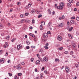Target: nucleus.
<instances>
[{
  "label": "nucleus",
  "mask_w": 79,
  "mask_h": 79,
  "mask_svg": "<svg viewBox=\"0 0 79 79\" xmlns=\"http://www.w3.org/2000/svg\"><path fill=\"white\" fill-rule=\"evenodd\" d=\"M64 6V3L63 2H60L59 4V6H57V9L63 10V8Z\"/></svg>",
  "instance_id": "f257e3e1"
},
{
  "label": "nucleus",
  "mask_w": 79,
  "mask_h": 79,
  "mask_svg": "<svg viewBox=\"0 0 79 79\" xmlns=\"http://www.w3.org/2000/svg\"><path fill=\"white\" fill-rule=\"evenodd\" d=\"M43 61H44V62H45V63H47V62L48 61V57L46 56L44 57L43 58Z\"/></svg>",
  "instance_id": "f03ea898"
},
{
  "label": "nucleus",
  "mask_w": 79,
  "mask_h": 79,
  "mask_svg": "<svg viewBox=\"0 0 79 79\" xmlns=\"http://www.w3.org/2000/svg\"><path fill=\"white\" fill-rule=\"evenodd\" d=\"M65 70L66 73H68L69 72V68L68 67L65 66Z\"/></svg>",
  "instance_id": "7ed1b4c3"
},
{
  "label": "nucleus",
  "mask_w": 79,
  "mask_h": 79,
  "mask_svg": "<svg viewBox=\"0 0 79 79\" xmlns=\"http://www.w3.org/2000/svg\"><path fill=\"white\" fill-rule=\"evenodd\" d=\"M64 26V24L63 23H62L59 24L58 25V26L59 27H63Z\"/></svg>",
  "instance_id": "20e7f679"
},
{
  "label": "nucleus",
  "mask_w": 79,
  "mask_h": 79,
  "mask_svg": "<svg viewBox=\"0 0 79 79\" xmlns=\"http://www.w3.org/2000/svg\"><path fill=\"white\" fill-rule=\"evenodd\" d=\"M72 45L73 48H75L76 47V44H75L73 41H72Z\"/></svg>",
  "instance_id": "39448f33"
},
{
  "label": "nucleus",
  "mask_w": 79,
  "mask_h": 79,
  "mask_svg": "<svg viewBox=\"0 0 79 79\" xmlns=\"http://www.w3.org/2000/svg\"><path fill=\"white\" fill-rule=\"evenodd\" d=\"M57 39L59 41H61L62 40V37L60 35L57 36Z\"/></svg>",
  "instance_id": "423d86ee"
},
{
  "label": "nucleus",
  "mask_w": 79,
  "mask_h": 79,
  "mask_svg": "<svg viewBox=\"0 0 79 79\" xmlns=\"http://www.w3.org/2000/svg\"><path fill=\"white\" fill-rule=\"evenodd\" d=\"M22 68L21 67V66L20 64H18L17 66V69H21Z\"/></svg>",
  "instance_id": "0eeeda50"
},
{
  "label": "nucleus",
  "mask_w": 79,
  "mask_h": 79,
  "mask_svg": "<svg viewBox=\"0 0 79 79\" xmlns=\"http://www.w3.org/2000/svg\"><path fill=\"white\" fill-rule=\"evenodd\" d=\"M31 5H32V3L31 2H30L28 5V6H26V8L27 9H28L29 8H30V7H31Z\"/></svg>",
  "instance_id": "6e6552de"
},
{
  "label": "nucleus",
  "mask_w": 79,
  "mask_h": 79,
  "mask_svg": "<svg viewBox=\"0 0 79 79\" xmlns=\"http://www.w3.org/2000/svg\"><path fill=\"white\" fill-rule=\"evenodd\" d=\"M18 50H19L22 48V45L21 44H19L17 46Z\"/></svg>",
  "instance_id": "1a4fd4ad"
},
{
  "label": "nucleus",
  "mask_w": 79,
  "mask_h": 79,
  "mask_svg": "<svg viewBox=\"0 0 79 79\" xmlns=\"http://www.w3.org/2000/svg\"><path fill=\"white\" fill-rule=\"evenodd\" d=\"M43 37H44V38H45L46 37H47L48 36V34L46 33H44L43 35Z\"/></svg>",
  "instance_id": "9d476101"
},
{
  "label": "nucleus",
  "mask_w": 79,
  "mask_h": 79,
  "mask_svg": "<svg viewBox=\"0 0 79 79\" xmlns=\"http://www.w3.org/2000/svg\"><path fill=\"white\" fill-rule=\"evenodd\" d=\"M52 22L49 23L48 25V27H52Z\"/></svg>",
  "instance_id": "9b49d317"
},
{
  "label": "nucleus",
  "mask_w": 79,
  "mask_h": 79,
  "mask_svg": "<svg viewBox=\"0 0 79 79\" xmlns=\"http://www.w3.org/2000/svg\"><path fill=\"white\" fill-rule=\"evenodd\" d=\"M8 44L7 42L5 43L4 47V48H6V47H8Z\"/></svg>",
  "instance_id": "f8f14e48"
},
{
  "label": "nucleus",
  "mask_w": 79,
  "mask_h": 79,
  "mask_svg": "<svg viewBox=\"0 0 79 79\" xmlns=\"http://www.w3.org/2000/svg\"><path fill=\"white\" fill-rule=\"evenodd\" d=\"M68 36L70 37V39H73V35H71L70 34H69L68 35Z\"/></svg>",
  "instance_id": "ddd939ff"
},
{
  "label": "nucleus",
  "mask_w": 79,
  "mask_h": 79,
  "mask_svg": "<svg viewBox=\"0 0 79 79\" xmlns=\"http://www.w3.org/2000/svg\"><path fill=\"white\" fill-rule=\"evenodd\" d=\"M5 60L4 59H2L0 60L1 63H4V61Z\"/></svg>",
  "instance_id": "4468645a"
},
{
  "label": "nucleus",
  "mask_w": 79,
  "mask_h": 79,
  "mask_svg": "<svg viewBox=\"0 0 79 79\" xmlns=\"http://www.w3.org/2000/svg\"><path fill=\"white\" fill-rule=\"evenodd\" d=\"M48 13L49 15H51V14H52V11H50V10L49 9L48 10Z\"/></svg>",
  "instance_id": "2eb2a0df"
},
{
  "label": "nucleus",
  "mask_w": 79,
  "mask_h": 79,
  "mask_svg": "<svg viewBox=\"0 0 79 79\" xmlns=\"http://www.w3.org/2000/svg\"><path fill=\"white\" fill-rule=\"evenodd\" d=\"M39 52H41V53L44 52V49H40L39 50Z\"/></svg>",
  "instance_id": "dca6fc26"
},
{
  "label": "nucleus",
  "mask_w": 79,
  "mask_h": 79,
  "mask_svg": "<svg viewBox=\"0 0 79 79\" xmlns=\"http://www.w3.org/2000/svg\"><path fill=\"white\" fill-rule=\"evenodd\" d=\"M70 23H71V24H74V23L75 22L74 21V20H71L70 22Z\"/></svg>",
  "instance_id": "f3484780"
},
{
  "label": "nucleus",
  "mask_w": 79,
  "mask_h": 79,
  "mask_svg": "<svg viewBox=\"0 0 79 79\" xmlns=\"http://www.w3.org/2000/svg\"><path fill=\"white\" fill-rule=\"evenodd\" d=\"M35 13V10H32L31 12V13L32 14H34V13Z\"/></svg>",
  "instance_id": "a211bd4d"
},
{
  "label": "nucleus",
  "mask_w": 79,
  "mask_h": 79,
  "mask_svg": "<svg viewBox=\"0 0 79 79\" xmlns=\"http://www.w3.org/2000/svg\"><path fill=\"white\" fill-rule=\"evenodd\" d=\"M41 26H44V25H45V23L44 22H42L41 23Z\"/></svg>",
  "instance_id": "6ab92c4d"
},
{
  "label": "nucleus",
  "mask_w": 79,
  "mask_h": 79,
  "mask_svg": "<svg viewBox=\"0 0 79 79\" xmlns=\"http://www.w3.org/2000/svg\"><path fill=\"white\" fill-rule=\"evenodd\" d=\"M18 76L17 75H15L14 76V79H18Z\"/></svg>",
  "instance_id": "aec40b11"
},
{
  "label": "nucleus",
  "mask_w": 79,
  "mask_h": 79,
  "mask_svg": "<svg viewBox=\"0 0 79 79\" xmlns=\"http://www.w3.org/2000/svg\"><path fill=\"white\" fill-rule=\"evenodd\" d=\"M73 27H72L71 28H70L69 30V32H71V31H72V30H73Z\"/></svg>",
  "instance_id": "412c9836"
},
{
  "label": "nucleus",
  "mask_w": 79,
  "mask_h": 79,
  "mask_svg": "<svg viewBox=\"0 0 79 79\" xmlns=\"http://www.w3.org/2000/svg\"><path fill=\"white\" fill-rule=\"evenodd\" d=\"M29 35H30V36H31L32 37H35L34 35L30 33Z\"/></svg>",
  "instance_id": "4be33fe9"
},
{
  "label": "nucleus",
  "mask_w": 79,
  "mask_h": 79,
  "mask_svg": "<svg viewBox=\"0 0 79 79\" xmlns=\"http://www.w3.org/2000/svg\"><path fill=\"white\" fill-rule=\"evenodd\" d=\"M67 5L69 7H71V3H68Z\"/></svg>",
  "instance_id": "5701e85b"
},
{
  "label": "nucleus",
  "mask_w": 79,
  "mask_h": 79,
  "mask_svg": "<svg viewBox=\"0 0 79 79\" xmlns=\"http://www.w3.org/2000/svg\"><path fill=\"white\" fill-rule=\"evenodd\" d=\"M68 1L70 3L73 2V0H68Z\"/></svg>",
  "instance_id": "b1692460"
},
{
  "label": "nucleus",
  "mask_w": 79,
  "mask_h": 79,
  "mask_svg": "<svg viewBox=\"0 0 79 79\" xmlns=\"http://www.w3.org/2000/svg\"><path fill=\"white\" fill-rule=\"evenodd\" d=\"M40 62L39 60H37L36 62V64H40Z\"/></svg>",
  "instance_id": "393cba45"
},
{
  "label": "nucleus",
  "mask_w": 79,
  "mask_h": 79,
  "mask_svg": "<svg viewBox=\"0 0 79 79\" xmlns=\"http://www.w3.org/2000/svg\"><path fill=\"white\" fill-rule=\"evenodd\" d=\"M64 54L65 55H68V54H69V52L68 51H65L64 52Z\"/></svg>",
  "instance_id": "a878e982"
},
{
  "label": "nucleus",
  "mask_w": 79,
  "mask_h": 79,
  "mask_svg": "<svg viewBox=\"0 0 79 79\" xmlns=\"http://www.w3.org/2000/svg\"><path fill=\"white\" fill-rule=\"evenodd\" d=\"M26 43L27 45H29V44H30V42L29 41H27Z\"/></svg>",
  "instance_id": "bb28decb"
},
{
  "label": "nucleus",
  "mask_w": 79,
  "mask_h": 79,
  "mask_svg": "<svg viewBox=\"0 0 79 79\" xmlns=\"http://www.w3.org/2000/svg\"><path fill=\"white\" fill-rule=\"evenodd\" d=\"M40 30H41L42 31V30H43L44 28L42 27V25H40Z\"/></svg>",
  "instance_id": "cd10ccee"
},
{
  "label": "nucleus",
  "mask_w": 79,
  "mask_h": 79,
  "mask_svg": "<svg viewBox=\"0 0 79 79\" xmlns=\"http://www.w3.org/2000/svg\"><path fill=\"white\" fill-rule=\"evenodd\" d=\"M24 22V19H22L20 21L21 23H23Z\"/></svg>",
  "instance_id": "c85d7f7f"
},
{
  "label": "nucleus",
  "mask_w": 79,
  "mask_h": 79,
  "mask_svg": "<svg viewBox=\"0 0 79 79\" xmlns=\"http://www.w3.org/2000/svg\"><path fill=\"white\" fill-rule=\"evenodd\" d=\"M44 48L46 50H48V46H44Z\"/></svg>",
  "instance_id": "c756f323"
},
{
  "label": "nucleus",
  "mask_w": 79,
  "mask_h": 79,
  "mask_svg": "<svg viewBox=\"0 0 79 79\" xmlns=\"http://www.w3.org/2000/svg\"><path fill=\"white\" fill-rule=\"evenodd\" d=\"M21 4L20 2H18L17 3V5H21Z\"/></svg>",
  "instance_id": "7c9ffc66"
},
{
  "label": "nucleus",
  "mask_w": 79,
  "mask_h": 79,
  "mask_svg": "<svg viewBox=\"0 0 79 79\" xmlns=\"http://www.w3.org/2000/svg\"><path fill=\"white\" fill-rule=\"evenodd\" d=\"M31 48H35V46H31Z\"/></svg>",
  "instance_id": "2f4dec72"
},
{
  "label": "nucleus",
  "mask_w": 79,
  "mask_h": 79,
  "mask_svg": "<svg viewBox=\"0 0 79 79\" xmlns=\"http://www.w3.org/2000/svg\"><path fill=\"white\" fill-rule=\"evenodd\" d=\"M25 22H26V23H30V20H25Z\"/></svg>",
  "instance_id": "473e14b6"
},
{
  "label": "nucleus",
  "mask_w": 79,
  "mask_h": 79,
  "mask_svg": "<svg viewBox=\"0 0 79 79\" xmlns=\"http://www.w3.org/2000/svg\"><path fill=\"white\" fill-rule=\"evenodd\" d=\"M63 47H61L59 48L58 49L59 50H63Z\"/></svg>",
  "instance_id": "72a5a7b5"
},
{
  "label": "nucleus",
  "mask_w": 79,
  "mask_h": 79,
  "mask_svg": "<svg viewBox=\"0 0 79 79\" xmlns=\"http://www.w3.org/2000/svg\"><path fill=\"white\" fill-rule=\"evenodd\" d=\"M71 19H75V17L74 16H73L71 17L70 18Z\"/></svg>",
  "instance_id": "f704fd0d"
},
{
  "label": "nucleus",
  "mask_w": 79,
  "mask_h": 79,
  "mask_svg": "<svg viewBox=\"0 0 79 79\" xmlns=\"http://www.w3.org/2000/svg\"><path fill=\"white\" fill-rule=\"evenodd\" d=\"M15 40H16V38H13V39H12L11 41L12 42H14V41H15Z\"/></svg>",
  "instance_id": "c9c22d12"
},
{
  "label": "nucleus",
  "mask_w": 79,
  "mask_h": 79,
  "mask_svg": "<svg viewBox=\"0 0 79 79\" xmlns=\"http://www.w3.org/2000/svg\"><path fill=\"white\" fill-rule=\"evenodd\" d=\"M18 75L19 76H21V75H22V73H18Z\"/></svg>",
  "instance_id": "e433bc0d"
},
{
  "label": "nucleus",
  "mask_w": 79,
  "mask_h": 79,
  "mask_svg": "<svg viewBox=\"0 0 79 79\" xmlns=\"http://www.w3.org/2000/svg\"><path fill=\"white\" fill-rule=\"evenodd\" d=\"M8 74H9V76H10V77L12 76V74L10 73H9Z\"/></svg>",
  "instance_id": "4c0bfd02"
},
{
  "label": "nucleus",
  "mask_w": 79,
  "mask_h": 79,
  "mask_svg": "<svg viewBox=\"0 0 79 79\" xmlns=\"http://www.w3.org/2000/svg\"><path fill=\"white\" fill-rule=\"evenodd\" d=\"M42 15H39L38 16V18H40V17H42Z\"/></svg>",
  "instance_id": "58836bf2"
},
{
  "label": "nucleus",
  "mask_w": 79,
  "mask_h": 79,
  "mask_svg": "<svg viewBox=\"0 0 79 79\" xmlns=\"http://www.w3.org/2000/svg\"><path fill=\"white\" fill-rule=\"evenodd\" d=\"M35 23V20L34 19H32V23L33 24V23Z\"/></svg>",
  "instance_id": "ea45409f"
},
{
  "label": "nucleus",
  "mask_w": 79,
  "mask_h": 79,
  "mask_svg": "<svg viewBox=\"0 0 79 79\" xmlns=\"http://www.w3.org/2000/svg\"><path fill=\"white\" fill-rule=\"evenodd\" d=\"M55 61H56V62L57 61H59V59H55Z\"/></svg>",
  "instance_id": "a19ab883"
},
{
  "label": "nucleus",
  "mask_w": 79,
  "mask_h": 79,
  "mask_svg": "<svg viewBox=\"0 0 79 79\" xmlns=\"http://www.w3.org/2000/svg\"><path fill=\"white\" fill-rule=\"evenodd\" d=\"M76 6H79V2H78L76 3Z\"/></svg>",
  "instance_id": "79ce46f5"
},
{
  "label": "nucleus",
  "mask_w": 79,
  "mask_h": 79,
  "mask_svg": "<svg viewBox=\"0 0 79 79\" xmlns=\"http://www.w3.org/2000/svg\"><path fill=\"white\" fill-rule=\"evenodd\" d=\"M10 36L8 35L6 37V39H8H8H9V38H10Z\"/></svg>",
  "instance_id": "37998d69"
},
{
  "label": "nucleus",
  "mask_w": 79,
  "mask_h": 79,
  "mask_svg": "<svg viewBox=\"0 0 79 79\" xmlns=\"http://www.w3.org/2000/svg\"><path fill=\"white\" fill-rule=\"evenodd\" d=\"M76 20L77 21H79V17H77L76 18Z\"/></svg>",
  "instance_id": "c03bdc74"
},
{
  "label": "nucleus",
  "mask_w": 79,
  "mask_h": 79,
  "mask_svg": "<svg viewBox=\"0 0 79 79\" xmlns=\"http://www.w3.org/2000/svg\"><path fill=\"white\" fill-rule=\"evenodd\" d=\"M48 43H46L45 44V46H46L47 47H48Z\"/></svg>",
  "instance_id": "a18cd8bd"
},
{
  "label": "nucleus",
  "mask_w": 79,
  "mask_h": 79,
  "mask_svg": "<svg viewBox=\"0 0 79 79\" xmlns=\"http://www.w3.org/2000/svg\"><path fill=\"white\" fill-rule=\"evenodd\" d=\"M44 69H45V67H43L41 69V71H44Z\"/></svg>",
  "instance_id": "49530a36"
},
{
  "label": "nucleus",
  "mask_w": 79,
  "mask_h": 79,
  "mask_svg": "<svg viewBox=\"0 0 79 79\" xmlns=\"http://www.w3.org/2000/svg\"><path fill=\"white\" fill-rule=\"evenodd\" d=\"M73 53H74L73 51H71L70 52V55H73Z\"/></svg>",
  "instance_id": "de8ad7c7"
},
{
  "label": "nucleus",
  "mask_w": 79,
  "mask_h": 79,
  "mask_svg": "<svg viewBox=\"0 0 79 79\" xmlns=\"http://www.w3.org/2000/svg\"><path fill=\"white\" fill-rule=\"evenodd\" d=\"M25 16H28V15H29V13H25Z\"/></svg>",
  "instance_id": "09e8293b"
},
{
  "label": "nucleus",
  "mask_w": 79,
  "mask_h": 79,
  "mask_svg": "<svg viewBox=\"0 0 79 79\" xmlns=\"http://www.w3.org/2000/svg\"><path fill=\"white\" fill-rule=\"evenodd\" d=\"M30 47H29V46H26V48L27 49H29V48H30Z\"/></svg>",
  "instance_id": "8fccbe9b"
},
{
  "label": "nucleus",
  "mask_w": 79,
  "mask_h": 79,
  "mask_svg": "<svg viewBox=\"0 0 79 79\" xmlns=\"http://www.w3.org/2000/svg\"><path fill=\"white\" fill-rule=\"evenodd\" d=\"M40 77H43V74L41 73L40 75Z\"/></svg>",
  "instance_id": "3c124183"
},
{
  "label": "nucleus",
  "mask_w": 79,
  "mask_h": 79,
  "mask_svg": "<svg viewBox=\"0 0 79 79\" xmlns=\"http://www.w3.org/2000/svg\"><path fill=\"white\" fill-rule=\"evenodd\" d=\"M47 33L48 34H50L51 32L50 31H48L47 32Z\"/></svg>",
  "instance_id": "603ef678"
},
{
  "label": "nucleus",
  "mask_w": 79,
  "mask_h": 79,
  "mask_svg": "<svg viewBox=\"0 0 79 79\" xmlns=\"http://www.w3.org/2000/svg\"><path fill=\"white\" fill-rule=\"evenodd\" d=\"M36 55H37V56L38 58H40V55H39V54H37Z\"/></svg>",
  "instance_id": "864d4df0"
},
{
  "label": "nucleus",
  "mask_w": 79,
  "mask_h": 79,
  "mask_svg": "<svg viewBox=\"0 0 79 79\" xmlns=\"http://www.w3.org/2000/svg\"><path fill=\"white\" fill-rule=\"evenodd\" d=\"M40 11H37V13L38 14H40Z\"/></svg>",
  "instance_id": "5fc2aeb1"
},
{
  "label": "nucleus",
  "mask_w": 79,
  "mask_h": 79,
  "mask_svg": "<svg viewBox=\"0 0 79 79\" xmlns=\"http://www.w3.org/2000/svg\"><path fill=\"white\" fill-rule=\"evenodd\" d=\"M2 50H0V55H2Z\"/></svg>",
  "instance_id": "6e6d98bb"
},
{
  "label": "nucleus",
  "mask_w": 79,
  "mask_h": 79,
  "mask_svg": "<svg viewBox=\"0 0 79 79\" xmlns=\"http://www.w3.org/2000/svg\"><path fill=\"white\" fill-rule=\"evenodd\" d=\"M24 15L21 14V15H20V17H21V18H23V16H24Z\"/></svg>",
  "instance_id": "4d7b16f0"
},
{
  "label": "nucleus",
  "mask_w": 79,
  "mask_h": 79,
  "mask_svg": "<svg viewBox=\"0 0 79 79\" xmlns=\"http://www.w3.org/2000/svg\"><path fill=\"white\" fill-rule=\"evenodd\" d=\"M31 62H33V61H34V58H31Z\"/></svg>",
  "instance_id": "13d9d810"
},
{
  "label": "nucleus",
  "mask_w": 79,
  "mask_h": 79,
  "mask_svg": "<svg viewBox=\"0 0 79 79\" xmlns=\"http://www.w3.org/2000/svg\"><path fill=\"white\" fill-rule=\"evenodd\" d=\"M75 66L76 68H77L79 66V65L77 64H75Z\"/></svg>",
  "instance_id": "bf43d9fd"
},
{
  "label": "nucleus",
  "mask_w": 79,
  "mask_h": 79,
  "mask_svg": "<svg viewBox=\"0 0 79 79\" xmlns=\"http://www.w3.org/2000/svg\"><path fill=\"white\" fill-rule=\"evenodd\" d=\"M5 56H8V52H6V53L5 54Z\"/></svg>",
  "instance_id": "052dcab7"
},
{
  "label": "nucleus",
  "mask_w": 79,
  "mask_h": 79,
  "mask_svg": "<svg viewBox=\"0 0 79 79\" xmlns=\"http://www.w3.org/2000/svg\"><path fill=\"white\" fill-rule=\"evenodd\" d=\"M72 56L73 57V58H76V57L75 56L72 55Z\"/></svg>",
  "instance_id": "680f3d73"
},
{
  "label": "nucleus",
  "mask_w": 79,
  "mask_h": 79,
  "mask_svg": "<svg viewBox=\"0 0 79 79\" xmlns=\"http://www.w3.org/2000/svg\"><path fill=\"white\" fill-rule=\"evenodd\" d=\"M57 6H58V5L57 4H55V8H56V7Z\"/></svg>",
  "instance_id": "e2e57ef3"
},
{
  "label": "nucleus",
  "mask_w": 79,
  "mask_h": 79,
  "mask_svg": "<svg viewBox=\"0 0 79 79\" xmlns=\"http://www.w3.org/2000/svg\"><path fill=\"white\" fill-rule=\"evenodd\" d=\"M73 79H77V77L75 76L74 77Z\"/></svg>",
  "instance_id": "0e129e2a"
},
{
  "label": "nucleus",
  "mask_w": 79,
  "mask_h": 79,
  "mask_svg": "<svg viewBox=\"0 0 79 79\" xmlns=\"http://www.w3.org/2000/svg\"><path fill=\"white\" fill-rule=\"evenodd\" d=\"M21 64H22V65H24V64H25L24 63V62H22Z\"/></svg>",
  "instance_id": "69168bd1"
},
{
  "label": "nucleus",
  "mask_w": 79,
  "mask_h": 79,
  "mask_svg": "<svg viewBox=\"0 0 79 79\" xmlns=\"http://www.w3.org/2000/svg\"><path fill=\"white\" fill-rule=\"evenodd\" d=\"M40 79V77H37L36 78V79Z\"/></svg>",
  "instance_id": "338daca9"
},
{
  "label": "nucleus",
  "mask_w": 79,
  "mask_h": 79,
  "mask_svg": "<svg viewBox=\"0 0 79 79\" xmlns=\"http://www.w3.org/2000/svg\"><path fill=\"white\" fill-rule=\"evenodd\" d=\"M60 35H63V33H62V32L60 33Z\"/></svg>",
  "instance_id": "774afa93"
}]
</instances>
